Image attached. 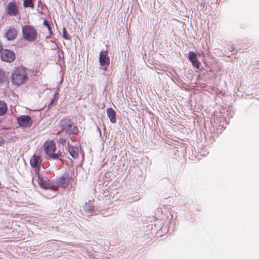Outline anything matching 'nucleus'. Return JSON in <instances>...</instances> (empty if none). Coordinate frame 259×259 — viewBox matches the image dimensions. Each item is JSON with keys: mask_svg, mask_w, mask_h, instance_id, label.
<instances>
[{"mask_svg": "<svg viewBox=\"0 0 259 259\" xmlns=\"http://www.w3.org/2000/svg\"><path fill=\"white\" fill-rule=\"evenodd\" d=\"M60 124L62 131L58 132L57 135L62 132H64L69 135H77L78 133L77 126L74 125L73 121L69 118L62 119L60 122Z\"/></svg>", "mask_w": 259, "mask_h": 259, "instance_id": "obj_1", "label": "nucleus"}, {"mask_svg": "<svg viewBox=\"0 0 259 259\" xmlns=\"http://www.w3.org/2000/svg\"><path fill=\"white\" fill-rule=\"evenodd\" d=\"M44 149L46 153L49 156L48 158L54 160L59 159L63 162V160L62 158V155L61 152H58L57 153H54L56 150V145L53 141L46 142L44 144Z\"/></svg>", "mask_w": 259, "mask_h": 259, "instance_id": "obj_2", "label": "nucleus"}, {"mask_svg": "<svg viewBox=\"0 0 259 259\" xmlns=\"http://www.w3.org/2000/svg\"><path fill=\"white\" fill-rule=\"evenodd\" d=\"M27 78V73L21 67L15 69L12 74V81L16 85L21 84Z\"/></svg>", "mask_w": 259, "mask_h": 259, "instance_id": "obj_3", "label": "nucleus"}, {"mask_svg": "<svg viewBox=\"0 0 259 259\" xmlns=\"http://www.w3.org/2000/svg\"><path fill=\"white\" fill-rule=\"evenodd\" d=\"M22 34L25 40L30 42L34 41L37 36L35 29L29 25H25L22 27Z\"/></svg>", "mask_w": 259, "mask_h": 259, "instance_id": "obj_4", "label": "nucleus"}, {"mask_svg": "<svg viewBox=\"0 0 259 259\" xmlns=\"http://www.w3.org/2000/svg\"><path fill=\"white\" fill-rule=\"evenodd\" d=\"M1 58L3 61L12 63L15 60L16 55L15 52L11 50L3 49L1 52Z\"/></svg>", "mask_w": 259, "mask_h": 259, "instance_id": "obj_5", "label": "nucleus"}, {"mask_svg": "<svg viewBox=\"0 0 259 259\" xmlns=\"http://www.w3.org/2000/svg\"><path fill=\"white\" fill-rule=\"evenodd\" d=\"M17 121L20 126L26 128L30 127L32 124V120L28 115H21L17 117Z\"/></svg>", "mask_w": 259, "mask_h": 259, "instance_id": "obj_6", "label": "nucleus"}, {"mask_svg": "<svg viewBox=\"0 0 259 259\" xmlns=\"http://www.w3.org/2000/svg\"><path fill=\"white\" fill-rule=\"evenodd\" d=\"M40 157L37 155H34L31 157L30 160V164L31 167L35 168V173L37 174L39 172L41 165Z\"/></svg>", "mask_w": 259, "mask_h": 259, "instance_id": "obj_7", "label": "nucleus"}, {"mask_svg": "<svg viewBox=\"0 0 259 259\" xmlns=\"http://www.w3.org/2000/svg\"><path fill=\"white\" fill-rule=\"evenodd\" d=\"M58 186L62 188H66L69 184V178L68 174H64L57 180Z\"/></svg>", "mask_w": 259, "mask_h": 259, "instance_id": "obj_8", "label": "nucleus"}, {"mask_svg": "<svg viewBox=\"0 0 259 259\" xmlns=\"http://www.w3.org/2000/svg\"><path fill=\"white\" fill-rule=\"evenodd\" d=\"M99 62L101 66L109 65L110 64V59L108 56V52L101 51L99 54Z\"/></svg>", "mask_w": 259, "mask_h": 259, "instance_id": "obj_9", "label": "nucleus"}, {"mask_svg": "<svg viewBox=\"0 0 259 259\" xmlns=\"http://www.w3.org/2000/svg\"><path fill=\"white\" fill-rule=\"evenodd\" d=\"M36 175L37 176L38 183L40 187L46 189H51L52 188V184L48 179L46 178H40L38 174Z\"/></svg>", "mask_w": 259, "mask_h": 259, "instance_id": "obj_10", "label": "nucleus"}, {"mask_svg": "<svg viewBox=\"0 0 259 259\" xmlns=\"http://www.w3.org/2000/svg\"><path fill=\"white\" fill-rule=\"evenodd\" d=\"M188 58L193 66L198 69L200 66V63L197 59V55L196 53L193 52H190Z\"/></svg>", "mask_w": 259, "mask_h": 259, "instance_id": "obj_11", "label": "nucleus"}, {"mask_svg": "<svg viewBox=\"0 0 259 259\" xmlns=\"http://www.w3.org/2000/svg\"><path fill=\"white\" fill-rule=\"evenodd\" d=\"M17 35V30L14 27H10L6 32V36L8 40H12L16 38Z\"/></svg>", "mask_w": 259, "mask_h": 259, "instance_id": "obj_12", "label": "nucleus"}, {"mask_svg": "<svg viewBox=\"0 0 259 259\" xmlns=\"http://www.w3.org/2000/svg\"><path fill=\"white\" fill-rule=\"evenodd\" d=\"M18 10L14 3L10 2L8 6V13L10 15L16 16Z\"/></svg>", "mask_w": 259, "mask_h": 259, "instance_id": "obj_13", "label": "nucleus"}, {"mask_svg": "<svg viewBox=\"0 0 259 259\" xmlns=\"http://www.w3.org/2000/svg\"><path fill=\"white\" fill-rule=\"evenodd\" d=\"M68 149L70 155L73 158L75 159L78 157L79 153V149L78 147L68 145Z\"/></svg>", "mask_w": 259, "mask_h": 259, "instance_id": "obj_14", "label": "nucleus"}, {"mask_svg": "<svg viewBox=\"0 0 259 259\" xmlns=\"http://www.w3.org/2000/svg\"><path fill=\"white\" fill-rule=\"evenodd\" d=\"M107 114L111 122L114 123L116 122V113L112 108H108Z\"/></svg>", "mask_w": 259, "mask_h": 259, "instance_id": "obj_15", "label": "nucleus"}, {"mask_svg": "<svg viewBox=\"0 0 259 259\" xmlns=\"http://www.w3.org/2000/svg\"><path fill=\"white\" fill-rule=\"evenodd\" d=\"M8 110L7 105L4 101H0V116L5 115Z\"/></svg>", "mask_w": 259, "mask_h": 259, "instance_id": "obj_16", "label": "nucleus"}, {"mask_svg": "<svg viewBox=\"0 0 259 259\" xmlns=\"http://www.w3.org/2000/svg\"><path fill=\"white\" fill-rule=\"evenodd\" d=\"M84 208L85 210L88 213H90L92 214L95 213V212L94 211V207L90 203H85Z\"/></svg>", "mask_w": 259, "mask_h": 259, "instance_id": "obj_17", "label": "nucleus"}, {"mask_svg": "<svg viewBox=\"0 0 259 259\" xmlns=\"http://www.w3.org/2000/svg\"><path fill=\"white\" fill-rule=\"evenodd\" d=\"M8 77L6 73L0 70V83H8Z\"/></svg>", "mask_w": 259, "mask_h": 259, "instance_id": "obj_18", "label": "nucleus"}, {"mask_svg": "<svg viewBox=\"0 0 259 259\" xmlns=\"http://www.w3.org/2000/svg\"><path fill=\"white\" fill-rule=\"evenodd\" d=\"M34 0H24L23 6L25 8L30 7L31 9L34 8L33 1Z\"/></svg>", "mask_w": 259, "mask_h": 259, "instance_id": "obj_19", "label": "nucleus"}, {"mask_svg": "<svg viewBox=\"0 0 259 259\" xmlns=\"http://www.w3.org/2000/svg\"><path fill=\"white\" fill-rule=\"evenodd\" d=\"M63 37L64 39L67 40H70L71 39L70 35L67 33V30L64 27L63 29Z\"/></svg>", "mask_w": 259, "mask_h": 259, "instance_id": "obj_20", "label": "nucleus"}, {"mask_svg": "<svg viewBox=\"0 0 259 259\" xmlns=\"http://www.w3.org/2000/svg\"><path fill=\"white\" fill-rule=\"evenodd\" d=\"M58 95L59 94L57 92H56L54 95L53 98L52 99L51 101V103L49 104V106H50L51 105L53 104L55 102H56L58 100Z\"/></svg>", "mask_w": 259, "mask_h": 259, "instance_id": "obj_21", "label": "nucleus"}, {"mask_svg": "<svg viewBox=\"0 0 259 259\" xmlns=\"http://www.w3.org/2000/svg\"><path fill=\"white\" fill-rule=\"evenodd\" d=\"M57 142L59 144H62L63 145H64L66 144V139H65L64 138H59L57 140Z\"/></svg>", "mask_w": 259, "mask_h": 259, "instance_id": "obj_22", "label": "nucleus"}, {"mask_svg": "<svg viewBox=\"0 0 259 259\" xmlns=\"http://www.w3.org/2000/svg\"><path fill=\"white\" fill-rule=\"evenodd\" d=\"M44 24L48 28L50 32L51 33H52L51 27L50 24H49V22H48V21L46 20H45L44 21Z\"/></svg>", "mask_w": 259, "mask_h": 259, "instance_id": "obj_23", "label": "nucleus"}, {"mask_svg": "<svg viewBox=\"0 0 259 259\" xmlns=\"http://www.w3.org/2000/svg\"><path fill=\"white\" fill-rule=\"evenodd\" d=\"M5 140L3 138L0 137V146L4 144Z\"/></svg>", "mask_w": 259, "mask_h": 259, "instance_id": "obj_24", "label": "nucleus"}, {"mask_svg": "<svg viewBox=\"0 0 259 259\" xmlns=\"http://www.w3.org/2000/svg\"><path fill=\"white\" fill-rule=\"evenodd\" d=\"M3 46L1 44V42H0V52H1V50H3Z\"/></svg>", "mask_w": 259, "mask_h": 259, "instance_id": "obj_25", "label": "nucleus"}]
</instances>
